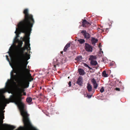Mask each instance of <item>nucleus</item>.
Wrapping results in <instances>:
<instances>
[{
    "label": "nucleus",
    "mask_w": 130,
    "mask_h": 130,
    "mask_svg": "<svg viewBox=\"0 0 130 130\" xmlns=\"http://www.w3.org/2000/svg\"><path fill=\"white\" fill-rule=\"evenodd\" d=\"M23 13L25 14V19L24 21L19 23L18 25L19 29L17 30V28L15 33L16 34V38L19 37V31L25 33V36L23 39L24 41L28 38L29 32L31 30V27L32 26V16L29 13L28 10L27 9H25Z\"/></svg>",
    "instance_id": "nucleus-1"
},
{
    "label": "nucleus",
    "mask_w": 130,
    "mask_h": 130,
    "mask_svg": "<svg viewBox=\"0 0 130 130\" xmlns=\"http://www.w3.org/2000/svg\"><path fill=\"white\" fill-rule=\"evenodd\" d=\"M11 76L14 82L19 81L21 85L24 88H27L29 86V82L32 80V78L27 76H20L17 74L15 71L11 72Z\"/></svg>",
    "instance_id": "nucleus-2"
},
{
    "label": "nucleus",
    "mask_w": 130,
    "mask_h": 130,
    "mask_svg": "<svg viewBox=\"0 0 130 130\" xmlns=\"http://www.w3.org/2000/svg\"><path fill=\"white\" fill-rule=\"evenodd\" d=\"M22 42L21 41L19 46L16 49V52L18 57V62L20 65L22 64L23 63V53L24 49L22 47Z\"/></svg>",
    "instance_id": "nucleus-3"
},
{
    "label": "nucleus",
    "mask_w": 130,
    "mask_h": 130,
    "mask_svg": "<svg viewBox=\"0 0 130 130\" xmlns=\"http://www.w3.org/2000/svg\"><path fill=\"white\" fill-rule=\"evenodd\" d=\"M81 33L84 36L85 38L87 40L89 39L90 37V36L89 34L85 30H83L81 32Z\"/></svg>",
    "instance_id": "nucleus-4"
},
{
    "label": "nucleus",
    "mask_w": 130,
    "mask_h": 130,
    "mask_svg": "<svg viewBox=\"0 0 130 130\" xmlns=\"http://www.w3.org/2000/svg\"><path fill=\"white\" fill-rule=\"evenodd\" d=\"M82 26L83 27H88L89 26H90L91 24L87 21L86 20L83 19L82 20Z\"/></svg>",
    "instance_id": "nucleus-5"
},
{
    "label": "nucleus",
    "mask_w": 130,
    "mask_h": 130,
    "mask_svg": "<svg viewBox=\"0 0 130 130\" xmlns=\"http://www.w3.org/2000/svg\"><path fill=\"white\" fill-rule=\"evenodd\" d=\"M85 48L86 51L89 52H92V51L93 48L91 46L88 44H85Z\"/></svg>",
    "instance_id": "nucleus-6"
},
{
    "label": "nucleus",
    "mask_w": 130,
    "mask_h": 130,
    "mask_svg": "<svg viewBox=\"0 0 130 130\" xmlns=\"http://www.w3.org/2000/svg\"><path fill=\"white\" fill-rule=\"evenodd\" d=\"M6 127L5 130H13L15 128V127L12 125H10L8 124H6Z\"/></svg>",
    "instance_id": "nucleus-7"
},
{
    "label": "nucleus",
    "mask_w": 130,
    "mask_h": 130,
    "mask_svg": "<svg viewBox=\"0 0 130 130\" xmlns=\"http://www.w3.org/2000/svg\"><path fill=\"white\" fill-rule=\"evenodd\" d=\"M82 77L81 76H79L78 79L76 82V83L80 86H82L83 84Z\"/></svg>",
    "instance_id": "nucleus-8"
},
{
    "label": "nucleus",
    "mask_w": 130,
    "mask_h": 130,
    "mask_svg": "<svg viewBox=\"0 0 130 130\" xmlns=\"http://www.w3.org/2000/svg\"><path fill=\"white\" fill-rule=\"evenodd\" d=\"M58 60L57 58H55L53 60V64L55 69H53L54 70H55V69H56V66L58 65L59 66V63L58 62Z\"/></svg>",
    "instance_id": "nucleus-9"
},
{
    "label": "nucleus",
    "mask_w": 130,
    "mask_h": 130,
    "mask_svg": "<svg viewBox=\"0 0 130 130\" xmlns=\"http://www.w3.org/2000/svg\"><path fill=\"white\" fill-rule=\"evenodd\" d=\"M17 96L15 95H11L10 96V101L12 102H13L16 100Z\"/></svg>",
    "instance_id": "nucleus-10"
},
{
    "label": "nucleus",
    "mask_w": 130,
    "mask_h": 130,
    "mask_svg": "<svg viewBox=\"0 0 130 130\" xmlns=\"http://www.w3.org/2000/svg\"><path fill=\"white\" fill-rule=\"evenodd\" d=\"M91 82H92L94 88L95 89H97L98 86V84L96 83V81L94 78H93L91 80Z\"/></svg>",
    "instance_id": "nucleus-11"
},
{
    "label": "nucleus",
    "mask_w": 130,
    "mask_h": 130,
    "mask_svg": "<svg viewBox=\"0 0 130 130\" xmlns=\"http://www.w3.org/2000/svg\"><path fill=\"white\" fill-rule=\"evenodd\" d=\"M91 41L92 44L94 45H95L96 43L98 41V40L97 39H95L94 38L92 37Z\"/></svg>",
    "instance_id": "nucleus-12"
},
{
    "label": "nucleus",
    "mask_w": 130,
    "mask_h": 130,
    "mask_svg": "<svg viewBox=\"0 0 130 130\" xmlns=\"http://www.w3.org/2000/svg\"><path fill=\"white\" fill-rule=\"evenodd\" d=\"M79 74L81 75H83L85 74L84 71L83 69L81 68L78 69Z\"/></svg>",
    "instance_id": "nucleus-13"
},
{
    "label": "nucleus",
    "mask_w": 130,
    "mask_h": 130,
    "mask_svg": "<svg viewBox=\"0 0 130 130\" xmlns=\"http://www.w3.org/2000/svg\"><path fill=\"white\" fill-rule=\"evenodd\" d=\"M87 88L88 89V91L89 92L92 91V87L91 85L88 83H87Z\"/></svg>",
    "instance_id": "nucleus-14"
},
{
    "label": "nucleus",
    "mask_w": 130,
    "mask_h": 130,
    "mask_svg": "<svg viewBox=\"0 0 130 130\" xmlns=\"http://www.w3.org/2000/svg\"><path fill=\"white\" fill-rule=\"evenodd\" d=\"M30 44L28 41L25 42V48L27 49V50H29V48H30L29 47Z\"/></svg>",
    "instance_id": "nucleus-15"
},
{
    "label": "nucleus",
    "mask_w": 130,
    "mask_h": 130,
    "mask_svg": "<svg viewBox=\"0 0 130 130\" xmlns=\"http://www.w3.org/2000/svg\"><path fill=\"white\" fill-rule=\"evenodd\" d=\"M70 44L69 43H68L64 47L63 49V51L64 52H67L68 48L70 46Z\"/></svg>",
    "instance_id": "nucleus-16"
},
{
    "label": "nucleus",
    "mask_w": 130,
    "mask_h": 130,
    "mask_svg": "<svg viewBox=\"0 0 130 130\" xmlns=\"http://www.w3.org/2000/svg\"><path fill=\"white\" fill-rule=\"evenodd\" d=\"M82 58L81 56H79L75 59V60L77 61H81Z\"/></svg>",
    "instance_id": "nucleus-17"
},
{
    "label": "nucleus",
    "mask_w": 130,
    "mask_h": 130,
    "mask_svg": "<svg viewBox=\"0 0 130 130\" xmlns=\"http://www.w3.org/2000/svg\"><path fill=\"white\" fill-rule=\"evenodd\" d=\"M96 59V57L95 56L93 55H91L90 56V58H89V60L91 61L94 60Z\"/></svg>",
    "instance_id": "nucleus-18"
},
{
    "label": "nucleus",
    "mask_w": 130,
    "mask_h": 130,
    "mask_svg": "<svg viewBox=\"0 0 130 130\" xmlns=\"http://www.w3.org/2000/svg\"><path fill=\"white\" fill-rule=\"evenodd\" d=\"M90 64L92 65L95 66L98 63L96 61L93 60L91 61Z\"/></svg>",
    "instance_id": "nucleus-19"
},
{
    "label": "nucleus",
    "mask_w": 130,
    "mask_h": 130,
    "mask_svg": "<svg viewBox=\"0 0 130 130\" xmlns=\"http://www.w3.org/2000/svg\"><path fill=\"white\" fill-rule=\"evenodd\" d=\"M102 76L104 77H107L108 76V74L106 73L105 71H103L102 73Z\"/></svg>",
    "instance_id": "nucleus-20"
},
{
    "label": "nucleus",
    "mask_w": 130,
    "mask_h": 130,
    "mask_svg": "<svg viewBox=\"0 0 130 130\" xmlns=\"http://www.w3.org/2000/svg\"><path fill=\"white\" fill-rule=\"evenodd\" d=\"M78 41L80 44H82L84 43L85 42V41L84 39H80L78 40Z\"/></svg>",
    "instance_id": "nucleus-21"
},
{
    "label": "nucleus",
    "mask_w": 130,
    "mask_h": 130,
    "mask_svg": "<svg viewBox=\"0 0 130 130\" xmlns=\"http://www.w3.org/2000/svg\"><path fill=\"white\" fill-rule=\"evenodd\" d=\"M32 100V98L30 97L27 98L26 99V101L28 103H29V104H30V103L31 102Z\"/></svg>",
    "instance_id": "nucleus-22"
},
{
    "label": "nucleus",
    "mask_w": 130,
    "mask_h": 130,
    "mask_svg": "<svg viewBox=\"0 0 130 130\" xmlns=\"http://www.w3.org/2000/svg\"><path fill=\"white\" fill-rule=\"evenodd\" d=\"M84 66H85L87 68H88L89 70H91L92 69L89 66H88V65H87V64H86V63H83Z\"/></svg>",
    "instance_id": "nucleus-23"
},
{
    "label": "nucleus",
    "mask_w": 130,
    "mask_h": 130,
    "mask_svg": "<svg viewBox=\"0 0 130 130\" xmlns=\"http://www.w3.org/2000/svg\"><path fill=\"white\" fill-rule=\"evenodd\" d=\"M34 85L33 84V90H34V91H35V92H36V91L34 90L35 89H36L37 90H38L39 89V88L38 87H37L36 86H35V85L34 86Z\"/></svg>",
    "instance_id": "nucleus-24"
},
{
    "label": "nucleus",
    "mask_w": 130,
    "mask_h": 130,
    "mask_svg": "<svg viewBox=\"0 0 130 130\" xmlns=\"http://www.w3.org/2000/svg\"><path fill=\"white\" fill-rule=\"evenodd\" d=\"M104 88L103 87H102L100 89V91L101 93H102L104 91Z\"/></svg>",
    "instance_id": "nucleus-25"
},
{
    "label": "nucleus",
    "mask_w": 130,
    "mask_h": 130,
    "mask_svg": "<svg viewBox=\"0 0 130 130\" xmlns=\"http://www.w3.org/2000/svg\"><path fill=\"white\" fill-rule=\"evenodd\" d=\"M5 106H6V103H7V104H8L10 102L9 101V100H6L5 101Z\"/></svg>",
    "instance_id": "nucleus-26"
},
{
    "label": "nucleus",
    "mask_w": 130,
    "mask_h": 130,
    "mask_svg": "<svg viewBox=\"0 0 130 130\" xmlns=\"http://www.w3.org/2000/svg\"><path fill=\"white\" fill-rule=\"evenodd\" d=\"M9 54L10 56L12 57V56L13 53L12 52H9Z\"/></svg>",
    "instance_id": "nucleus-27"
},
{
    "label": "nucleus",
    "mask_w": 130,
    "mask_h": 130,
    "mask_svg": "<svg viewBox=\"0 0 130 130\" xmlns=\"http://www.w3.org/2000/svg\"><path fill=\"white\" fill-rule=\"evenodd\" d=\"M1 117L2 119V123H3V119H4V114H3L1 116Z\"/></svg>",
    "instance_id": "nucleus-28"
},
{
    "label": "nucleus",
    "mask_w": 130,
    "mask_h": 130,
    "mask_svg": "<svg viewBox=\"0 0 130 130\" xmlns=\"http://www.w3.org/2000/svg\"><path fill=\"white\" fill-rule=\"evenodd\" d=\"M92 96L91 95H87V97H88V98H90Z\"/></svg>",
    "instance_id": "nucleus-29"
},
{
    "label": "nucleus",
    "mask_w": 130,
    "mask_h": 130,
    "mask_svg": "<svg viewBox=\"0 0 130 130\" xmlns=\"http://www.w3.org/2000/svg\"><path fill=\"white\" fill-rule=\"evenodd\" d=\"M115 90L117 91H120V89L118 88H116L115 89Z\"/></svg>",
    "instance_id": "nucleus-30"
},
{
    "label": "nucleus",
    "mask_w": 130,
    "mask_h": 130,
    "mask_svg": "<svg viewBox=\"0 0 130 130\" xmlns=\"http://www.w3.org/2000/svg\"><path fill=\"white\" fill-rule=\"evenodd\" d=\"M71 82H70V81L69 82V83H68V85H69V87H70L71 86Z\"/></svg>",
    "instance_id": "nucleus-31"
},
{
    "label": "nucleus",
    "mask_w": 130,
    "mask_h": 130,
    "mask_svg": "<svg viewBox=\"0 0 130 130\" xmlns=\"http://www.w3.org/2000/svg\"><path fill=\"white\" fill-rule=\"evenodd\" d=\"M33 130H38L36 127L33 126Z\"/></svg>",
    "instance_id": "nucleus-32"
},
{
    "label": "nucleus",
    "mask_w": 130,
    "mask_h": 130,
    "mask_svg": "<svg viewBox=\"0 0 130 130\" xmlns=\"http://www.w3.org/2000/svg\"><path fill=\"white\" fill-rule=\"evenodd\" d=\"M18 95H21V91H19L18 93Z\"/></svg>",
    "instance_id": "nucleus-33"
},
{
    "label": "nucleus",
    "mask_w": 130,
    "mask_h": 130,
    "mask_svg": "<svg viewBox=\"0 0 130 130\" xmlns=\"http://www.w3.org/2000/svg\"><path fill=\"white\" fill-rule=\"evenodd\" d=\"M6 58L7 59V60H8L9 61V59L8 58V56H7V55H6Z\"/></svg>",
    "instance_id": "nucleus-34"
},
{
    "label": "nucleus",
    "mask_w": 130,
    "mask_h": 130,
    "mask_svg": "<svg viewBox=\"0 0 130 130\" xmlns=\"http://www.w3.org/2000/svg\"><path fill=\"white\" fill-rule=\"evenodd\" d=\"M43 87H42L40 86V89H42L43 90L44 89V88H42Z\"/></svg>",
    "instance_id": "nucleus-35"
},
{
    "label": "nucleus",
    "mask_w": 130,
    "mask_h": 130,
    "mask_svg": "<svg viewBox=\"0 0 130 130\" xmlns=\"http://www.w3.org/2000/svg\"><path fill=\"white\" fill-rule=\"evenodd\" d=\"M3 91V90L2 89L0 90V93L2 92Z\"/></svg>",
    "instance_id": "nucleus-36"
},
{
    "label": "nucleus",
    "mask_w": 130,
    "mask_h": 130,
    "mask_svg": "<svg viewBox=\"0 0 130 130\" xmlns=\"http://www.w3.org/2000/svg\"><path fill=\"white\" fill-rule=\"evenodd\" d=\"M24 95H26V93L25 92H24Z\"/></svg>",
    "instance_id": "nucleus-37"
},
{
    "label": "nucleus",
    "mask_w": 130,
    "mask_h": 130,
    "mask_svg": "<svg viewBox=\"0 0 130 130\" xmlns=\"http://www.w3.org/2000/svg\"><path fill=\"white\" fill-rule=\"evenodd\" d=\"M63 51H61L60 52V53L61 54H62L63 53Z\"/></svg>",
    "instance_id": "nucleus-38"
},
{
    "label": "nucleus",
    "mask_w": 130,
    "mask_h": 130,
    "mask_svg": "<svg viewBox=\"0 0 130 130\" xmlns=\"http://www.w3.org/2000/svg\"><path fill=\"white\" fill-rule=\"evenodd\" d=\"M33 24H34V19H33Z\"/></svg>",
    "instance_id": "nucleus-39"
},
{
    "label": "nucleus",
    "mask_w": 130,
    "mask_h": 130,
    "mask_svg": "<svg viewBox=\"0 0 130 130\" xmlns=\"http://www.w3.org/2000/svg\"><path fill=\"white\" fill-rule=\"evenodd\" d=\"M22 91H24V90L23 89H22Z\"/></svg>",
    "instance_id": "nucleus-40"
},
{
    "label": "nucleus",
    "mask_w": 130,
    "mask_h": 130,
    "mask_svg": "<svg viewBox=\"0 0 130 130\" xmlns=\"http://www.w3.org/2000/svg\"><path fill=\"white\" fill-rule=\"evenodd\" d=\"M35 99L33 98V99Z\"/></svg>",
    "instance_id": "nucleus-41"
},
{
    "label": "nucleus",
    "mask_w": 130,
    "mask_h": 130,
    "mask_svg": "<svg viewBox=\"0 0 130 130\" xmlns=\"http://www.w3.org/2000/svg\"><path fill=\"white\" fill-rule=\"evenodd\" d=\"M6 84V85H7V82Z\"/></svg>",
    "instance_id": "nucleus-42"
},
{
    "label": "nucleus",
    "mask_w": 130,
    "mask_h": 130,
    "mask_svg": "<svg viewBox=\"0 0 130 130\" xmlns=\"http://www.w3.org/2000/svg\"><path fill=\"white\" fill-rule=\"evenodd\" d=\"M30 75V76H31V75Z\"/></svg>",
    "instance_id": "nucleus-43"
},
{
    "label": "nucleus",
    "mask_w": 130,
    "mask_h": 130,
    "mask_svg": "<svg viewBox=\"0 0 130 130\" xmlns=\"http://www.w3.org/2000/svg\"><path fill=\"white\" fill-rule=\"evenodd\" d=\"M100 49H101V50H102V49H101V48H100Z\"/></svg>",
    "instance_id": "nucleus-44"
}]
</instances>
